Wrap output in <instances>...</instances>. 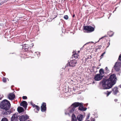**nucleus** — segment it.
<instances>
[{
	"mask_svg": "<svg viewBox=\"0 0 121 121\" xmlns=\"http://www.w3.org/2000/svg\"><path fill=\"white\" fill-rule=\"evenodd\" d=\"M75 15H73V17H74V16H75Z\"/></svg>",
	"mask_w": 121,
	"mask_h": 121,
	"instance_id": "nucleus-41",
	"label": "nucleus"
},
{
	"mask_svg": "<svg viewBox=\"0 0 121 121\" xmlns=\"http://www.w3.org/2000/svg\"><path fill=\"white\" fill-rule=\"evenodd\" d=\"M2 99V98L0 97V100H1Z\"/></svg>",
	"mask_w": 121,
	"mask_h": 121,
	"instance_id": "nucleus-42",
	"label": "nucleus"
},
{
	"mask_svg": "<svg viewBox=\"0 0 121 121\" xmlns=\"http://www.w3.org/2000/svg\"><path fill=\"white\" fill-rule=\"evenodd\" d=\"M29 116L26 115H21L19 117L20 121H26L29 119Z\"/></svg>",
	"mask_w": 121,
	"mask_h": 121,
	"instance_id": "nucleus-6",
	"label": "nucleus"
},
{
	"mask_svg": "<svg viewBox=\"0 0 121 121\" xmlns=\"http://www.w3.org/2000/svg\"><path fill=\"white\" fill-rule=\"evenodd\" d=\"M36 109L38 111L40 110V108L39 106L37 105L35 107V109L34 110H35Z\"/></svg>",
	"mask_w": 121,
	"mask_h": 121,
	"instance_id": "nucleus-25",
	"label": "nucleus"
},
{
	"mask_svg": "<svg viewBox=\"0 0 121 121\" xmlns=\"http://www.w3.org/2000/svg\"><path fill=\"white\" fill-rule=\"evenodd\" d=\"M1 121H8V120L6 118L4 117L2 119Z\"/></svg>",
	"mask_w": 121,
	"mask_h": 121,
	"instance_id": "nucleus-27",
	"label": "nucleus"
},
{
	"mask_svg": "<svg viewBox=\"0 0 121 121\" xmlns=\"http://www.w3.org/2000/svg\"><path fill=\"white\" fill-rule=\"evenodd\" d=\"M7 2V1L6 0H4V1L1 2L0 3V5H1L3 4H4V3L6 2Z\"/></svg>",
	"mask_w": 121,
	"mask_h": 121,
	"instance_id": "nucleus-26",
	"label": "nucleus"
},
{
	"mask_svg": "<svg viewBox=\"0 0 121 121\" xmlns=\"http://www.w3.org/2000/svg\"><path fill=\"white\" fill-rule=\"evenodd\" d=\"M114 68L115 70L117 71H119V69L118 67L116 65H115L114 66Z\"/></svg>",
	"mask_w": 121,
	"mask_h": 121,
	"instance_id": "nucleus-24",
	"label": "nucleus"
},
{
	"mask_svg": "<svg viewBox=\"0 0 121 121\" xmlns=\"http://www.w3.org/2000/svg\"><path fill=\"white\" fill-rule=\"evenodd\" d=\"M24 45H26L27 46H31V45H30V44H29L27 43V44H24Z\"/></svg>",
	"mask_w": 121,
	"mask_h": 121,
	"instance_id": "nucleus-33",
	"label": "nucleus"
},
{
	"mask_svg": "<svg viewBox=\"0 0 121 121\" xmlns=\"http://www.w3.org/2000/svg\"><path fill=\"white\" fill-rule=\"evenodd\" d=\"M11 104L9 101L6 99H4L0 103V107L2 109L7 110L9 109Z\"/></svg>",
	"mask_w": 121,
	"mask_h": 121,
	"instance_id": "nucleus-2",
	"label": "nucleus"
},
{
	"mask_svg": "<svg viewBox=\"0 0 121 121\" xmlns=\"http://www.w3.org/2000/svg\"><path fill=\"white\" fill-rule=\"evenodd\" d=\"M113 94L115 95L116 94L119 92L118 88L117 87H114L113 89Z\"/></svg>",
	"mask_w": 121,
	"mask_h": 121,
	"instance_id": "nucleus-16",
	"label": "nucleus"
},
{
	"mask_svg": "<svg viewBox=\"0 0 121 121\" xmlns=\"http://www.w3.org/2000/svg\"><path fill=\"white\" fill-rule=\"evenodd\" d=\"M64 18L65 19L67 20L68 19L69 17L67 15H65L64 16Z\"/></svg>",
	"mask_w": 121,
	"mask_h": 121,
	"instance_id": "nucleus-28",
	"label": "nucleus"
},
{
	"mask_svg": "<svg viewBox=\"0 0 121 121\" xmlns=\"http://www.w3.org/2000/svg\"><path fill=\"white\" fill-rule=\"evenodd\" d=\"M77 118L79 121H82L83 119V116L81 114H80L78 116Z\"/></svg>",
	"mask_w": 121,
	"mask_h": 121,
	"instance_id": "nucleus-14",
	"label": "nucleus"
},
{
	"mask_svg": "<svg viewBox=\"0 0 121 121\" xmlns=\"http://www.w3.org/2000/svg\"><path fill=\"white\" fill-rule=\"evenodd\" d=\"M89 117V116H88V117Z\"/></svg>",
	"mask_w": 121,
	"mask_h": 121,
	"instance_id": "nucleus-45",
	"label": "nucleus"
},
{
	"mask_svg": "<svg viewBox=\"0 0 121 121\" xmlns=\"http://www.w3.org/2000/svg\"><path fill=\"white\" fill-rule=\"evenodd\" d=\"M82 105H80L78 109L81 111H85L86 110L87 108L86 107H84L83 104L81 103Z\"/></svg>",
	"mask_w": 121,
	"mask_h": 121,
	"instance_id": "nucleus-11",
	"label": "nucleus"
},
{
	"mask_svg": "<svg viewBox=\"0 0 121 121\" xmlns=\"http://www.w3.org/2000/svg\"><path fill=\"white\" fill-rule=\"evenodd\" d=\"M77 62L76 60H73L70 61L67 64V66H71L73 67L75 66V65L76 64Z\"/></svg>",
	"mask_w": 121,
	"mask_h": 121,
	"instance_id": "nucleus-7",
	"label": "nucleus"
},
{
	"mask_svg": "<svg viewBox=\"0 0 121 121\" xmlns=\"http://www.w3.org/2000/svg\"><path fill=\"white\" fill-rule=\"evenodd\" d=\"M78 56L79 55L78 54L76 53H75L73 55H72V58H74L75 59H76L78 58Z\"/></svg>",
	"mask_w": 121,
	"mask_h": 121,
	"instance_id": "nucleus-18",
	"label": "nucleus"
},
{
	"mask_svg": "<svg viewBox=\"0 0 121 121\" xmlns=\"http://www.w3.org/2000/svg\"><path fill=\"white\" fill-rule=\"evenodd\" d=\"M116 78L115 74L111 75L108 79H103L101 81L102 86L104 89H108L111 88L115 84Z\"/></svg>",
	"mask_w": 121,
	"mask_h": 121,
	"instance_id": "nucleus-1",
	"label": "nucleus"
},
{
	"mask_svg": "<svg viewBox=\"0 0 121 121\" xmlns=\"http://www.w3.org/2000/svg\"><path fill=\"white\" fill-rule=\"evenodd\" d=\"M27 105V103L25 101H23L20 103V105L23 106L25 109H26Z\"/></svg>",
	"mask_w": 121,
	"mask_h": 121,
	"instance_id": "nucleus-13",
	"label": "nucleus"
},
{
	"mask_svg": "<svg viewBox=\"0 0 121 121\" xmlns=\"http://www.w3.org/2000/svg\"><path fill=\"white\" fill-rule=\"evenodd\" d=\"M3 81L4 82H6V78L5 77H3Z\"/></svg>",
	"mask_w": 121,
	"mask_h": 121,
	"instance_id": "nucleus-29",
	"label": "nucleus"
},
{
	"mask_svg": "<svg viewBox=\"0 0 121 121\" xmlns=\"http://www.w3.org/2000/svg\"><path fill=\"white\" fill-rule=\"evenodd\" d=\"M22 99H27V96H23L22 97Z\"/></svg>",
	"mask_w": 121,
	"mask_h": 121,
	"instance_id": "nucleus-31",
	"label": "nucleus"
},
{
	"mask_svg": "<svg viewBox=\"0 0 121 121\" xmlns=\"http://www.w3.org/2000/svg\"><path fill=\"white\" fill-rule=\"evenodd\" d=\"M91 56H88L87 57L85 58V61H88L89 60L91 59Z\"/></svg>",
	"mask_w": 121,
	"mask_h": 121,
	"instance_id": "nucleus-22",
	"label": "nucleus"
},
{
	"mask_svg": "<svg viewBox=\"0 0 121 121\" xmlns=\"http://www.w3.org/2000/svg\"><path fill=\"white\" fill-rule=\"evenodd\" d=\"M109 43V45H110V43H109H109Z\"/></svg>",
	"mask_w": 121,
	"mask_h": 121,
	"instance_id": "nucleus-44",
	"label": "nucleus"
},
{
	"mask_svg": "<svg viewBox=\"0 0 121 121\" xmlns=\"http://www.w3.org/2000/svg\"><path fill=\"white\" fill-rule=\"evenodd\" d=\"M103 77V76H101L100 74H97L95 75L94 77V79L96 81H99L101 80Z\"/></svg>",
	"mask_w": 121,
	"mask_h": 121,
	"instance_id": "nucleus-8",
	"label": "nucleus"
},
{
	"mask_svg": "<svg viewBox=\"0 0 121 121\" xmlns=\"http://www.w3.org/2000/svg\"><path fill=\"white\" fill-rule=\"evenodd\" d=\"M91 121H95V119H94L93 120H91Z\"/></svg>",
	"mask_w": 121,
	"mask_h": 121,
	"instance_id": "nucleus-38",
	"label": "nucleus"
},
{
	"mask_svg": "<svg viewBox=\"0 0 121 121\" xmlns=\"http://www.w3.org/2000/svg\"><path fill=\"white\" fill-rule=\"evenodd\" d=\"M105 52H104L102 54L101 56H100V57H101V58H100L101 59L102 58L101 57H102L103 56V55H104V54H105Z\"/></svg>",
	"mask_w": 121,
	"mask_h": 121,
	"instance_id": "nucleus-36",
	"label": "nucleus"
},
{
	"mask_svg": "<svg viewBox=\"0 0 121 121\" xmlns=\"http://www.w3.org/2000/svg\"><path fill=\"white\" fill-rule=\"evenodd\" d=\"M32 105L33 107H35V108L37 106V105H36L34 104H32Z\"/></svg>",
	"mask_w": 121,
	"mask_h": 121,
	"instance_id": "nucleus-34",
	"label": "nucleus"
},
{
	"mask_svg": "<svg viewBox=\"0 0 121 121\" xmlns=\"http://www.w3.org/2000/svg\"><path fill=\"white\" fill-rule=\"evenodd\" d=\"M19 116L17 113H16L12 115L11 118V121H17L18 120Z\"/></svg>",
	"mask_w": 121,
	"mask_h": 121,
	"instance_id": "nucleus-4",
	"label": "nucleus"
},
{
	"mask_svg": "<svg viewBox=\"0 0 121 121\" xmlns=\"http://www.w3.org/2000/svg\"><path fill=\"white\" fill-rule=\"evenodd\" d=\"M107 92H108L107 93V96H108L111 93V91L108 92V91H107Z\"/></svg>",
	"mask_w": 121,
	"mask_h": 121,
	"instance_id": "nucleus-30",
	"label": "nucleus"
},
{
	"mask_svg": "<svg viewBox=\"0 0 121 121\" xmlns=\"http://www.w3.org/2000/svg\"><path fill=\"white\" fill-rule=\"evenodd\" d=\"M95 29L94 28L89 26H83V30L87 32H91L94 31Z\"/></svg>",
	"mask_w": 121,
	"mask_h": 121,
	"instance_id": "nucleus-3",
	"label": "nucleus"
},
{
	"mask_svg": "<svg viewBox=\"0 0 121 121\" xmlns=\"http://www.w3.org/2000/svg\"><path fill=\"white\" fill-rule=\"evenodd\" d=\"M118 59L120 61H121V55H120L119 56Z\"/></svg>",
	"mask_w": 121,
	"mask_h": 121,
	"instance_id": "nucleus-35",
	"label": "nucleus"
},
{
	"mask_svg": "<svg viewBox=\"0 0 121 121\" xmlns=\"http://www.w3.org/2000/svg\"><path fill=\"white\" fill-rule=\"evenodd\" d=\"M80 52V51H78V53H79V52Z\"/></svg>",
	"mask_w": 121,
	"mask_h": 121,
	"instance_id": "nucleus-43",
	"label": "nucleus"
},
{
	"mask_svg": "<svg viewBox=\"0 0 121 121\" xmlns=\"http://www.w3.org/2000/svg\"><path fill=\"white\" fill-rule=\"evenodd\" d=\"M108 34L109 35V36L111 37L113 35V33L112 31H109L108 32Z\"/></svg>",
	"mask_w": 121,
	"mask_h": 121,
	"instance_id": "nucleus-23",
	"label": "nucleus"
},
{
	"mask_svg": "<svg viewBox=\"0 0 121 121\" xmlns=\"http://www.w3.org/2000/svg\"><path fill=\"white\" fill-rule=\"evenodd\" d=\"M101 45H98L96 47V48L95 49V52H96L98 50H99L101 49Z\"/></svg>",
	"mask_w": 121,
	"mask_h": 121,
	"instance_id": "nucleus-19",
	"label": "nucleus"
},
{
	"mask_svg": "<svg viewBox=\"0 0 121 121\" xmlns=\"http://www.w3.org/2000/svg\"><path fill=\"white\" fill-rule=\"evenodd\" d=\"M81 103L79 102H75L72 104L71 106H73V108L70 110L71 112H73L74 111L75 108L78 107H79L80 105H81Z\"/></svg>",
	"mask_w": 121,
	"mask_h": 121,
	"instance_id": "nucleus-5",
	"label": "nucleus"
},
{
	"mask_svg": "<svg viewBox=\"0 0 121 121\" xmlns=\"http://www.w3.org/2000/svg\"><path fill=\"white\" fill-rule=\"evenodd\" d=\"M17 111L19 113H21L23 112L24 110L23 108L21 107H18L17 109Z\"/></svg>",
	"mask_w": 121,
	"mask_h": 121,
	"instance_id": "nucleus-17",
	"label": "nucleus"
},
{
	"mask_svg": "<svg viewBox=\"0 0 121 121\" xmlns=\"http://www.w3.org/2000/svg\"><path fill=\"white\" fill-rule=\"evenodd\" d=\"M41 110L43 112H45L46 110V103L43 102L41 106Z\"/></svg>",
	"mask_w": 121,
	"mask_h": 121,
	"instance_id": "nucleus-10",
	"label": "nucleus"
},
{
	"mask_svg": "<svg viewBox=\"0 0 121 121\" xmlns=\"http://www.w3.org/2000/svg\"><path fill=\"white\" fill-rule=\"evenodd\" d=\"M15 95L13 93H10L8 95V98L10 100H13L15 98Z\"/></svg>",
	"mask_w": 121,
	"mask_h": 121,
	"instance_id": "nucleus-12",
	"label": "nucleus"
},
{
	"mask_svg": "<svg viewBox=\"0 0 121 121\" xmlns=\"http://www.w3.org/2000/svg\"><path fill=\"white\" fill-rule=\"evenodd\" d=\"M89 121V120H88V121Z\"/></svg>",
	"mask_w": 121,
	"mask_h": 121,
	"instance_id": "nucleus-46",
	"label": "nucleus"
},
{
	"mask_svg": "<svg viewBox=\"0 0 121 121\" xmlns=\"http://www.w3.org/2000/svg\"><path fill=\"white\" fill-rule=\"evenodd\" d=\"M99 74H100V75L101 76H103V77L104 76V73H106L104 72V69H100L99 71Z\"/></svg>",
	"mask_w": 121,
	"mask_h": 121,
	"instance_id": "nucleus-15",
	"label": "nucleus"
},
{
	"mask_svg": "<svg viewBox=\"0 0 121 121\" xmlns=\"http://www.w3.org/2000/svg\"><path fill=\"white\" fill-rule=\"evenodd\" d=\"M114 100L115 102H116L117 101L118 99H114Z\"/></svg>",
	"mask_w": 121,
	"mask_h": 121,
	"instance_id": "nucleus-37",
	"label": "nucleus"
},
{
	"mask_svg": "<svg viewBox=\"0 0 121 121\" xmlns=\"http://www.w3.org/2000/svg\"><path fill=\"white\" fill-rule=\"evenodd\" d=\"M105 70H106V72L108 73V71H109V70L108 69L107 67H105Z\"/></svg>",
	"mask_w": 121,
	"mask_h": 121,
	"instance_id": "nucleus-32",
	"label": "nucleus"
},
{
	"mask_svg": "<svg viewBox=\"0 0 121 121\" xmlns=\"http://www.w3.org/2000/svg\"><path fill=\"white\" fill-rule=\"evenodd\" d=\"M104 37H104H102L101 38H100V39H99V40H100V39H102V38H103Z\"/></svg>",
	"mask_w": 121,
	"mask_h": 121,
	"instance_id": "nucleus-40",
	"label": "nucleus"
},
{
	"mask_svg": "<svg viewBox=\"0 0 121 121\" xmlns=\"http://www.w3.org/2000/svg\"><path fill=\"white\" fill-rule=\"evenodd\" d=\"M119 87L120 88H121V84L119 85Z\"/></svg>",
	"mask_w": 121,
	"mask_h": 121,
	"instance_id": "nucleus-39",
	"label": "nucleus"
},
{
	"mask_svg": "<svg viewBox=\"0 0 121 121\" xmlns=\"http://www.w3.org/2000/svg\"><path fill=\"white\" fill-rule=\"evenodd\" d=\"M72 121H77L76 118L74 115V116H72Z\"/></svg>",
	"mask_w": 121,
	"mask_h": 121,
	"instance_id": "nucleus-21",
	"label": "nucleus"
},
{
	"mask_svg": "<svg viewBox=\"0 0 121 121\" xmlns=\"http://www.w3.org/2000/svg\"><path fill=\"white\" fill-rule=\"evenodd\" d=\"M35 57L36 58H38L40 56V54L39 52H35Z\"/></svg>",
	"mask_w": 121,
	"mask_h": 121,
	"instance_id": "nucleus-20",
	"label": "nucleus"
},
{
	"mask_svg": "<svg viewBox=\"0 0 121 121\" xmlns=\"http://www.w3.org/2000/svg\"><path fill=\"white\" fill-rule=\"evenodd\" d=\"M31 46H27L26 45H24V44L23 46V48L25 51L27 52H29L30 51H31Z\"/></svg>",
	"mask_w": 121,
	"mask_h": 121,
	"instance_id": "nucleus-9",
	"label": "nucleus"
}]
</instances>
